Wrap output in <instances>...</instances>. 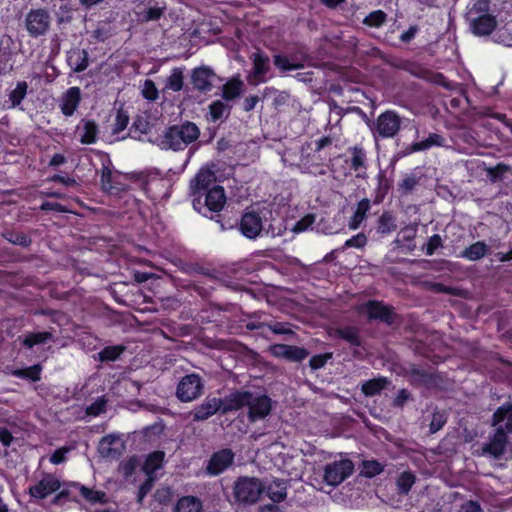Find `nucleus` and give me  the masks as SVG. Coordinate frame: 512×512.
<instances>
[{"instance_id": "f257e3e1", "label": "nucleus", "mask_w": 512, "mask_h": 512, "mask_svg": "<svg viewBox=\"0 0 512 512\" xmlns=\"http://www.w3.org/2000/svg\"><path fill=\"white\" fill-rule=\"evenodd\" d=\"M491 426L495 431L489 435L488 441L475 451L476 456H486L495 460L501 459L512 443L508 434H512V403L506 402L498 407L491 417Z\"/></svg>"}, {"instance_id": "f03ea898", "label": "nucleus", "mask_w": 512, "mask_h": 512, "mask_svg": "<svg viewBox=\"0 0 512 512\" xmlns=\"http://www.w3.org/2000/svg\"><path fill=\"white\" fill-rule=\"evenodd\" d=\"M243 407H248L249 421L255 422L270 414L272 403L268 396L250 391H235L227 396L225 411H237Z\"/></svg>"}, {"instance_id": "7ed1b4c3", "label": "nucleus", "mask_w": 512, "mask_h": 512, "mask_svg": "<svg viewBox=\"0 0 512 512\" xmlns=\"http://www.w3.org/2000/svg\"><path fill=\"white\" fill-rule=\"evenodd\" d=\"M199 136L198 126L193 122L185 121L182 124L168 127L160 139L159 146L174 151L183 150L195 142Z\"/></svg>"}, {"instance_id": "20e7f679", "label": "nucleus", "mask_w": 512, "mask_h": 512, "mask_svg": "<svg viewBox=\"0 0 512 512\" xmlns=\"http://www.w3.org/2000/svg\"><path fill=\"white\" fill-rule=\"evenodd\" d=\"M265 484L257 477L241 476L233 483L234 503L249 506L258 502Z\"/></svg>"}, {"instance_id": "39448f33", "label": "nucleus", "mask_w": 512, "mask_h": 512, "mask_svg": "<svg viewBox=\"0 0 512 512\" xmlns=\"http://www.w3.org/2000/svg\"><path fill=\"white\" fill-rule=\"evenodd\" d=\"M401 128V117L394 111L387 110L381 113L373 125L371 131L374 139L378 138H393L398 134Z\"/></svg>"}, {"instance_id": "423d86ee", "label": "nucleus", "mask_w": 512, "mask_h": 512, "mask_svg": "<svg viewBox=\"0 0 512 512\" xmlns=\"http://www.w3.org/2000/svg\"><path fill=\"white\" fill-rule=\"evenodd\" d=\"M204 381L196 373L183 376L176 387V397L181 402H192L203 394Z\"/></svg>"}, {"instance_id": "0eeeda50", "label": "nucleus", "mask_w": 512, "mask_h": 512, "mask_svg": "<svg viewBox=\"0 0 512 512\" xmlns=\"http://www.w3.org/2000/svg\"><path fill=\"white\" fill-rule=\"evenodd\" d=\"M354 471V464L349 459L334 461L325 466L324 481L331 486H337L348 478Z\"/></svg>"}, {"instance_id": "6e6552de", "label": "nucleus", "mask_w": 512, "mask_h": 512, "mask_svg": "<svg viewBox=\"0 0 512 512\" xmlns=\"http://www.w3.org/2000/svg\"><path fill=\"white\" fill-rule=\"evenodd\" d=\"M227 396L224 399L216 397H206L205 400L197 405L191 412L193 421H204L215 415L217 412L226 414Z\"/></svg>"}, {"instance_id": "1a4fd4ad", "label": "nucleus", "mask_w": 512, "mask_h": 512, "mask_svg": "<svg viewBox=\"0 0 512 512\" xmlns=\"http://www.w3.org/2000/svg\"><path fill=\"white\" fill-rule=\"evenodd\" d=\"M50 15L45 9L31 10L25 18V27L29 35L39 37L44 35L50 26Z\"/></svg>"}, {"instance_id": "9d476101", "label": "nucleus", "mask_w": 512, "mask_h": 512, "mask_svg": "<svg viewBox=\"0 0 512 512\" xmlns=\"http://www.w3.org/2000/svg\"><path fill=\"white\" fill-rule=\"evenodd\" d=\"M137 20L141 23L158 21L166 12L167 5L164 1L144 0L136 6Z\"/></svg>"}, {"instance_id": "9b49d317", "label": "nucleus", "mask_w": 512, "mask_h": 512, "mask_svg": "<svg viewBox=\"0 0 512 512\" xmlns=\"http://www.w3.org/2000/svg\"><path fill=\"white\" fill-rule=\"evenodd\" d=\"M216 78L215 71L206 65L192 69L190 74V82L193 88L201 93L210 92L213 89Z\"/></svg>"}, {"instance_id": "f8f14e48", "label": "nucleus", "mask_w": 512, "mask_h": 512, "mask_svg": "<svg viewBox=\"0 0 512 512\" xmlns=\"http://www.w3.org/2000/svg\"><path fill=\"white\" fill-rule=\"evenodd\" d=\"M234 457L233 451L228 448L213 453L206 466L207 474L216 476L223 473L233 464Z\"/></svg>"}, {"instance_id": "ddd939ff", "label": "nucleus", "mask_w": 512, "mask_h": 512, "mask_svg": "<svg viewBox=\"0 0 512 512\" xmlns=\"http://www.w3.org/2000/svg\"><path fill=\"white\" fill-rule=\"evenodd\" d=\"M61 487L60 480L53 474H45L35 485L29 487V494L37 499H45Z\"/></svg>"}, {"instance_id": "4468645a", "label": "nucleus", "mask_w": 512, "mask_h": 512, "mask_svg": "<svg viewBox=\"0 0 512 512\" xmlns=\"http://www.w3.org/2000/svg\"><path fill=\"white\" fill-rule=\"evenodd\" d=\"M125 445L119 436L107 435L104 436L98 445V451L103 458L116 460L124 452Z\"/></svg>"}, {"instance_id": "2eb2a0df", "label": "nucleus", "mask_w": 512, "mask_h": 512, "mask_svg": "<svg viewBox=\"0 0 512 512\" xmlns=\"http://www.w3.org/2000/svg\"><path fill=\"white\" fill-rule=\"evenodd\" d=\"M239 229L246 238L256 239L263 229L262 218L254 211L245 212L241 217Z\"/></svg>"}, {"instance_id": "dca6fc26", "label": "nucleus", "mask_w": 512, "mask_h": 512, "mask_svg": "<svg viewBox=\"0 0 512 512\" xmlns=\"http://www.w3.org/2000/svg\"><path fill=\"white\" fill-rule=\"evenodd\" d=\"M363 310L368 315L369 319H378L386 324L394 322L395 313L391 306L385 305L380 301L371 300L363 305Z\"/></svg>"}, {"instance_id": "f3484780", "label": "nucleus", "mask_w": 512, "mask_h": 512, "mask_svg": "<svg viewBox=\"0 0 512 512\" xmlns=\"http://www.w3.org/2000/svg\"><path fill=\"white\" fill-rule=\"evenodd\" d=\"M473 34L477 36L490 35L497 26L496 18L491 14H482L476 17L467 18Z\"/></svg>"}, {"instance_id": "a211bd4d", "label": "nucleus", "mask_w": 512, "mask_h": 512, "mask_svg": "<svg viewBox=\"0 0 512 512\" xmlns=\"http://www.w3.org/2000/svg\"><path fill=\"white\" fill-rule=\"evenodd\" d=\"M216 180L215 173L208 168H201L190 182L191 195L204 193Z\"/></svg>"}, {"instance_id": "6ab92c4d", "label": "nucleus", "mask_w": 512, "mask_h": 512, "mask_svg": "<svg viewBox=\"0 0 512 512\" xmlns=\"http://www.w3.org/2000/svg\"><path fill=\"white\" fill-rule=\"evenodd\" d=\"M205 196V207L209 212H219L225 205L226 197L221 186H214L203 193Z\"/></svg>"}, {"instance_id": "aec40b11", "label": "nucleus", "mask_w": 512, "mask_h": 512, "mask_svg": "<svg viewBox=\"0 0 512 512\" xmlns=\"http://www.w3.org/2000/svg\"><path fill=\"white\" fill-rule=\"evenodd\" d=\"M81 100V92L79 87L69 88L61 98V112L69 117L74 114Z\"/></svg>"}, {"instance_id": "412c9836", "label": "nucleus", "mask_w": 512, "mask_h": 512, "mask_svg": "<svg viewBox=\"0 0 512 512\" xmlns=\"http://www.w3.org/2000/svg\"><path fill=\"white\" fill-rule=\"evenodd\" d=\"M67 63L74 72H83L89 66V54L85 49L73 48L67 53Z\"/></svg>"}, {"instance_id": "4be33fe9", "label": "nucleus", "mask_w": 512, "mask_h": 512, "mask_svg": "<svg viewBox=\"0 0 512 512\" xmlns=\"http://www.w3.org/2000/svg\"><path fill=\"white\" fill-rule=\"evenodd\" d=\"M267 315L264 312H253L243 314L239 319V324L241 328H245L247 330H263L267 325Z\"/></svg>"}, {"instance_id": "5701e85b", "label": "nucleus", "mask_w": 512, "mask_h": 512, "mask_svg": "<svg viewBox=\"0 0 512 512\" xmlns=\"http://www.w3.org/2000/svg\"><path fill=\"white\" fill-rule=\"evenodd\" d=\"M76 132L82 144H92L97 140L98 126L93 120L82 119Z\"/></svg>"}, {"instance_id": "b1692460", "label": "nucleus", "mask_w": 512, "mask_h": 512, "mask_svg": "<svg viewBox=\"0 0 512 512\" xmlns=\"http://www.w3.org/2000/svg\"><path fill=\"white\" fill-rule=\"evenodd\" d=\"M287 482L281 479H275L268 485H265V491L267 496L274 502L279 503L287 497Z\"/></svg>"}, {"instance_id": "393cba45", "label": "nucleus", "mask_w": 512, "mask_h": 512, "mask_svg": "<svg viewBox=\"0 0 512 512\" xmlns=\"http://www.w3.org/2000/svg\"><path fill=\"white\" fill-rule=\"evenodd\" d=\"M351 152V160L350 166L351 169L357 172L356 176L365 178L366 177V152L362 147L354 146L350 148Z\"/></svg>"}, {"instance_id": "a878e982", "label": "nucleus", "mask_w": 512, "mask_h": 512, "mask_svg": "<svg viewBox=\"0 0 512 512\" xmlns=\"http://www.w3.org/2000/svg\"><path fill=\"white\" fill-rule=\"evenodd\" d=\"M110 162L107 165H103L102 172H101V187L102 189L111 194V195H118L121 192H124L127 190V187H119L115 186L112 182L116 178V176L112 175V170L110 167Z\"/></svg>"}, {"instance_id": "bb28decb", "label": "nucleus", "mask_w": 512, "mask_h": 512, "mask_svg": "<svg viewBox=\"0 0 512 512\" xmlns=\"http://www.w3.org/2000/svg\"><path fill=\"white\" fill-rule=\"evenodd\" d=\"M252 61L254 78H256L258 82H263L265 80V75L270 69V60L268 56L257 52L252 55Z\"/></svg>"}, {"instance_id": "cd10ccee", "label": "nucleus", "mask_w": 512, "mask_h": 512, "mask_svg": "<svg viewBox=\"0 0 512 512\" xmlns=\"http://www.w3.org/2000/svg\"><path fill=\"white\" fill-rule=\"evenodd\" d=\"M333 336L346 341L351 346L359 347L362 344L359 329L354 326L336 328Z\"/></svg>"}, {"instance_id": "c85d7f7f", "label": "nucleus", "mask_w": 512, "mask_h": 512, "mask_svg": "<svg viewBox=\"0 0 512 512\" xmlns=\"http://www.w3.org/2000/svg\"><path fill=\"white\" fill-rule=\"evenodd\" d=\"M244 83L239 78H231L222 86V98L224 101H233L239 98L243 92Z\"/></svg>"}, {"instance_id": "c756f323", "label": "nucleus", "mask_w": 512, "mask_h": 512, "mask_svg": "<svg viewBox=\"0 0 512 512\" xmlns=\"http://www.w3.org/2000/svg\"><path fill=\"white\" fill-rule=\"evenodd\" d=\"M370 208L371 204L368 198H363L357 203L356 210L348 223V226L351 230H356L359 228L361 223L366 219Z\"/></svg>"}, {"instance_id": "7c9ffc66", "label": "nucleus", "mask_w": 512, "mask_h": 512, "mask_svg": "<svg viewBox=\"0 0 512 512\" xmlns=\"http://www.w3.org/2000/svg\"><path fill=\"white\" fill-rule=\"evenodd\" d=\"M71 487L77 489L81 496L91 504H105L108 501L107 495L103 491L93 490L78 483H73Z\"/></svg>"}, {"instance_id": "2f4dec72", "label": "nucleus", "mask_w": 512, "mask_h": 512, "mask_svg": "<svg viewBox=\"0 0 512 512\" xmlns=\"http://www.w3.org/2000/svg\"><path fill=\"white\" fill-rule=\"evenodd\" d=\"M208 108H209L210 121L217 122L219 120L228 118V116L230 115L232 106L223 100H216V101H213L209 105Z\"/></svg>"}, {"instance_id": "473e14b6", "label": "nucleus", "mask_w": 512, "mask_h": 512, "mask_svg": "<svg viewBox=\"0 0 512 512\" xmlns=\"http://www.w3.org/2000/svg\"><path fill=\"white\" fill-rule=\"evenodd\" d=\"M388 384L389 381L386 377L371 379L362 384L361 391L365 396L372 397L380 394Z\"/></svg>"}, {"instance_id": "72a5a7b5", "label": "nucleus", "mask_w": 512, "mask_h": 512, "mask_svg": "<svg viewBox=\"0 0 512 512\" xmlns=\"http://www.w3.org/2000/svg\"><path fill=\"white\" fill-rule=\"evenodd\" d=\"M397 229L396 219L394 215L389 212H383L377 220V233L381 235L389 234Z\"/></svg>"}, {"instance_id": "f704fd0d", "label": "nucleus", "mask_w": 512, "mask_h": 512, "mask_svg": "<svg viewBox=\"0 0 512 512\" xmlns=\"http://www.w3.org/2000/svg\"><path fill=\"white\" fill-rule=\"evenodd\" d=\"M489 251L488 246L483 241H478L461 252V256L470 261H477L483 258Z\"/></svg>"}, {"instance_id": "c9c22d12", "label": "nucleus", "mask_w": 512, "mask_h": 512, "mask_svg": "<svg viewBox=\"0 0 512 512\" xmlns=\"http://www.w3.org/2000/svg\"><path fill=\"white\" fill-rule=\"evenodd\" d=\"M28 92V83L26 81H19L16 87L8 94L9 108L13 109L18 107Z\"/></svg>"}, {"instance_id": "e433bc0d", "label": "nucleus", "mask_w": 512, "mask_h": 512, "mask_svg": "<svg viewBox=\"0 0 512 512\" xmlns=\"http://www.w3.org/2000/svg\"><path fill=\"white\" fill-rule=\"evenodd\" d=\"M164 456V452L156 451L147 457L143 466V470L147 476H153L154 472L162 467Z\"/></svg>"}, {"instance_id": "4c0bfd02", "label": "nucleus", "mask_w": 512, "mask_h": 512, "mask_svg": "<svg viewBox=\"0 0 512 512\" xmlns=\"http://www.w3.org/2000/svg\"><path fill=\"white\" fill-rule=\"evenodd\" d=\"M41 370V365L35 364L24 369H14L11 371V375L27 379L31 382H37L41 379Z\"/></svg>"}, {"instance_id": "58836bf2", "label": "nucleus", "mask_w": 512, "mask_h": 512, "mask_svg": "<svg viewBox=\"0 0 512 512\" xmlns=\"http://www.w3.org/2000/svg\"><path fill=\"white\" fill-rule=\"evenodd\" d=\"M416 482V476L410 471L402 472L396 479L399 494L407 495Z\"/></svg>"}, {"instance_id": "ea45409f", "label": "nucleus", "mask_w": 512, "mask_h": 512, "mask_svg": "<svg viewBox=\"0 0 512 512\" xmlns=\"http://www.w3.org/2000/svg\"><path fill=\"white\" fill-rule=\"evenodd\" d=\"M184 85V75L182 68H174L171 71V74L167 77L165 81V89L171 90L173 92H178L182 90Z\"/></svg>"}, {"instance_id": "a19ab883", "label": "nucleus", "mask_w": 512, "mask_h": 512, "mask_svg": "<svg viewBox=\"0 0 512 512\" xmlns=\"http://www.w3.org/2000/svg\"><path fill=\"white\" fill-rule=\"evenodd\" d=\"M201 501L193 496H186L181 498L176 506V512H201Z\"/></svg>"}, {"instance_id": "79ce46f5", "label": "nucleus", "mask_w": 512, "mask_h": 512, "mask_svg": "<svg viewBox=\"0 0 512 512\" xmlns=\"http://www.w3.org/2000/svg\"><path fill=\"white\" fill-rule=\"evenodd\" d=\"M1 236L8 242L21 247H29L32 244V239L23 232L7 230Z\"/></svg>"}, {"instance_id": "37998d69", "label": "nucleus", "mask_w": 512, "mask_h": 512, "mask_svg": "<svg viewBox=\"0 0 512 512\" xmlns=\"http://www.w3.org/2000/svg\"><path fill=\"white\" fill-rule=\"evenodd\" d=\"M53 338L52 333L50 332H36V333H29L27 334L23 340L22 344L31 349L33 346L38 344H43L47 342L48 340H51Z\"/></svg>"}, {"instance_id": "c03bdc74", "label": "nucleus", "mask_w": 512, "mask_h": 512, "mask_svg": "<svg viewBox=\"0 0 512 512\" xmlns=\"http://www.w3.org/2000/svg\"><path fill=\"white\" fill-rule=\"evenodd\" d=\"M273 63L281 71L297 70L304 67L302 63H291L287 56L280 54L273 56Z\"/></svg>"}, {"instance_id": "a18cd8bd", "label": "nucleus", "mask_w": 512, "mask_h": 512, "mask_svg": "<svg viewBox=\"0 0 512 512\" xmlns=\"http://www.w3.org/2000/svg\"><path fill=\"white\" fill-rule=\"evenodd\" d=\"M387 19V14L382 10H375L369 13L363 20V24L370 27H381Z\"/></svg>"}, {"instance_id": "49530a36", "label": "nucleus", "mask_w": 512, "mask_h": 512, "mask_svg": "<svg viewBox=\"0 0 512 512\" xmlns=\"http://www.w3.org/2000/svg\"><path fill=\"white\" fill-rule=\"evenodd\" d=\"M490 3L488 0H477L473 3L472 7L468 10L466 18L476 17L482 14H489Z\"/></svg>"}, {"instance_id": "de8ad7c7", "label": "nucleus", "mask_w": 512, "mask_h": 512, "mask_svg": "<svg viewBox=\"0 0 512 512\" xmlns=\"http://www.w3.org/2000/svg\"><path fill=\"white\" fill-rule=\"evenodd\" d=\"M123 350L120 346L105 347L99 352V359L100 361H114L121 355Z\"/></svg>"}, {"instance_id": "09e8293b", "label": "nucleus", "mask_w": 512, "mask_h": 512, "mask_svg": "<svg viewBox=\"0 0 512 512\" xmlns=\"http://www.w3.org/2000/svg\"><path fill=\"white\" fill-rule=\"evenodd\" d=\"M265 95L269 93H276V96L273 100V105L278 108L280 106H284L290 100V93L287 91H277L274 88H266L264 91Z\"/></svg>"}, {"instance_id": "8fccbe9b", "label": "nucleus", "mask_w": 512, "mask_h": 512, "mask_svg": "<svg viewBox=\"0 0 512 512\" xmlns=\"http://www.w3.org/2000/svg\"><path fill=\"white\" fill-rule=\"evenodd\" d=\"M309 351L303 347L289 345L288 360L301 362L309 356Z\"/></svg>"}, {"instance_id": "3c124183", "label": "nucleus", "mask_w": 512, "mask_h": 512, "mask_svg": "<svg viewBox=\"0 0 512 512\" xmlns=\"http://www.w3.org/2000/svg\"><path fill=\"white\" fill-rule=\"evenodd\" d=\"M106 404V399L100 397L86 408V413L91 416H98L106 411Z\"/></svg>"}, {"instance_id": "603ef678", "label": "nucleus", "mask_w": 512, "mask_h": 512, "mask_svg": "<svg viewBox=\"0 0 512 512\" xmlns=\"http://www.w3.org/2000/svg\"><path fill=\"white\" fill-rule=\"evenodd\" d=\"M142 95L150 101H155L158 98V89L152 80L147 79L144 81Z\"/></svg>"}, {"instance_id": "864d4df0", "label": "nucleus", "mask_w": 512, "mask_h": 512, "mask_svg": "<svg viewBox=\"0 0 512 512\" xmlns=\"http://www.w3.org/2000/svg\"><path fill=\"white\" fill-rule=\"evenodd\" d=\"M129 123V116L127 112L120 109L117 111L116 117H115V123L113 128V133H119L123 131Z\"/></svg>"}, {"instance_id": "5fc2aeb1", "label": "nucleus", "mask_w": 512, "mask_h": 512, "mask_svg": "<svg viewBox=\"0 0 512 512\" xmlns=\"http://www.w3.org/2000/svg\"><path fill=\"white\" fill-rule=\"evenodd\" d=\"M266 327L277 335L293 334L288 323L267 321Z\"/></svg>"}, {"instance_id": "6e6d98bb", "label": "nucleus", "mask_w": 512, "mask_h": 512, "mask_svg": "<svg viewBox=\"0 0 512 512\" xmlns=\"http://www.w3.org/2000/svg\"><path fill=\"white\" fill-rule=\"evenodd\" d=\"M363 468H364L365 475L367 477H374V476L382 473L384 470L383 465L375 460L364 461Z\"/></svg>"}, {"instance_id": "4d7b16f0", "label": "nucleus", "mask_w": 512, "mask_h": 512, "mask_svg": "<svg viewBox=\"0 0 512 512\" xmlns=\"http://www.w3.org/2000/svg\"><path fill=\"white\" fill-rule=\"evenodd\" d=\"M403 233V238L402 239H395L394 243L397 244V246H403L402 242H408V244L406 245V247L409 249V250H413L415 248V245L412 243L413 242V239L415 238V235H416V230L415 229H412V228H406L402 231Z\"/></svg>"}, {"instance_id": "13d9d810", "label": "nucleus", "mask_w": 512, "mask_h": 512, "mask_svg": "<svg viewBox=\"0 0 512 512\" xmlns=\"http://www.w3.org/2000/svg\"><path fill=\"white\" fill-rule=\"evenodd\" d=\"M446 420L447 419L443 413L439 411L434 412L429 425L430 432L432 434L438 432L440 429H442V427L446 423Z\"/></svg>"}, {"instance_id": "bf43d9fd", "label": "nucleus", "mask_w": 512, "mask_h": 512, "mask_svg": "<svg viewBox=\"0 0 512 512\" xmlns=\"http://www.w3.org/2000/svg\"><path fill=\"white\" fill-rule=\"evenodd\" d=\"M419 179L414 175H407L399 184V190L404 193H410L418 184Z\"/></svg>"}, {"instance_id": "052dcab7", "label": "nucleus", "mask_w": 512, "mask_h": 512, "mask_svg": "<svg viewBox=\"0 0 512 512\" xmlns=\"http://www.w3.org/2000/svg\"><path fill=\"white\" fill-rule=\"evenodd\" d=\"M367 244V237L364 233H359L350 239H348L344 244L345 248H363Z\"/></svg>"}, {"instance_id": "680f3d73", "label": "nucleus", "mask_w": 512, "mask_h": 512, "mask_svg": "<svg viewBox=\"0 0 512 512\" xmlns=\"http://www.w3.org/2000/svg\"><path fill=\"white\" fill-rule=\"evenodd\" d=\"M331 357V353L315 355L309 360V365L313 370L320 369L326 364L328 359H330Z\"/></svg>"}, {"instance_id": "e2e57ef3", "label": "nucleus", "mask_w": 512, "mask_h": 512, "mask_svg": "<svg viewBox=\"0 0 512 512\" xmlns=\"http://www.w3.org/2000/svg\"><path fill=\"white\" fill-rule=\"evenodd\" d=\"M138 465V460L134 457L121 463L120 468L125 477L131 476Z\"/></svg>"}, {"instance_id": "0e129e2a", "label": "nucleus", "mask_w": 512, "mask_h": 512, "mask_svg": "<svg viewBox=\"0 0 512 512\" xmlns=\"http://www.w3.org/2000/svg\"><path fill=\"white\" fill-rule=\"evenodd\" d=\"M112 35V31L109 26L101 25L93 31V37L98 42L106 41Z\"/></svg>"}, {"instance_id": "69168bd1", "label": "nucleus", "mask_w": 512, "mask_h": 512, "mask_svg": "<svg viewBox=\"0 0 512 512\" xmlns=\"http://www.w3.org/2000/svg\"><path fill=\"white\" fill-rule=\"evenodd\" d=\"M314 221H315V216L313 214H308L295 224L293 231L294 232L305 231L308 227H310L314 223Z\"/></svg>"}, {"instance_id": "338daca9", "label": "nucleus", "mask_w": 512, "mask_h": 512, "mask_svg": "<svg viewBox=\"0 0 512 512\" xmlns=\"http://www.w3.org/2000/svg\"><path fill=\"white\" fill-rule=\"evenodd\" d=\"M154 481H155L154 476H148L146 481L139 487L138 495H137L138 502H142L144 497L150 492V490L153 487Z\"/></svg>"}, {"instance_id": "774afa93", "label": "nucleus", "mask_w": 512, "mask_h": 512, "mask_svg": "<svg viewBox=\"0 0 512 512\" xmlns=\"http://www.w3.org/2000/svg\"><path fill=\"white\" fill-rule=\"evenodd\" d=\"M70 448L61 447L53 452L50 456V462L52 464L58 465L66 461V454L69 452Z\"/></svg>"}]
</instances>
